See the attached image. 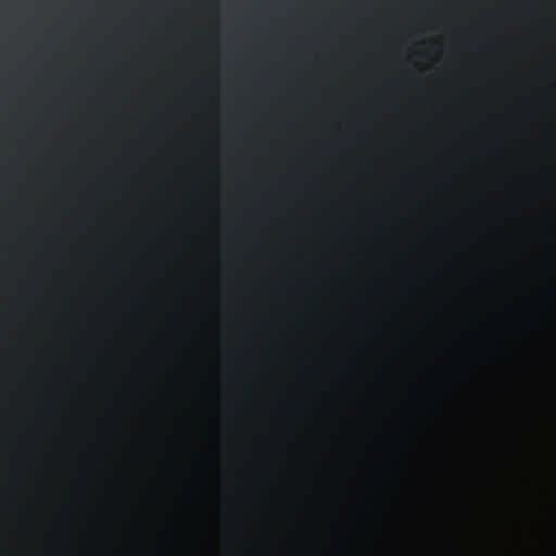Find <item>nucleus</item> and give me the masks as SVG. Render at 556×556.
Returning a JSON list of instances; mask_svg holds the SVG:
<instances>
[{"label":"nucleus","instance_id":"f257e3e1","mask_svg":"<svg viewBox=\"0 0 556 556\" xmlns=\"http://www.w3.org/2000/svg\"><path fill=\"white\" fill-rule=\"evenodd\" d=\"M236 556H243V188H235Z\"/></svg>","mask_w":556,"mask_h":556},{"label":"nucleus","instance_id":"f03ea898","mask_svg":"<svg viewBox=\"0 0 556 556\" xmlns=\"http://www.w3.org/2000/svg\"><path fill=\"white\" fill-rule=\"evenodd\" d=\"M248 477H245V556H249V498H248Z\"/></svg>","mask_w":556,"mask_h":556}]
</instances>
